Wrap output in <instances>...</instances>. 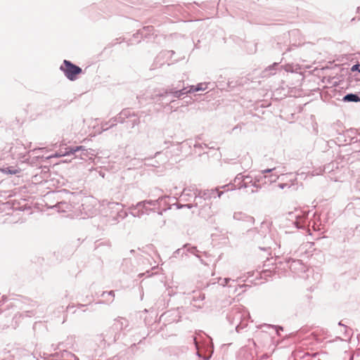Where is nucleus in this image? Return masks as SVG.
Segmentation results:
<instances>
[{
    "label": "nucleus",
    "mask_w": 360,
    "mask_h": 360,
    "mask_svg": "<svg viewBox=\"0 0 360 360\" xmlns=\"http://www.w3.org/2000/svg\"><path fill=\"white\" fill-rule=\"evenodd\" d=\"M60 70L64 72L65 75L71 81L77 79V75L81 74L82 69L72 64L70 61L65 60L60 66Z\"/></svg>",
    "instance_id": "f257e3e1"
},
{
    "label": "nucleus",
    "mask_w": 360,
    "mask_h": 360,
    "mask_svg": "<svg viewBox=\"0 0 360 360\" xmlns=\"http://www.w3.org/2000/svg\"><path fill=\"white\" fill-rule=\"evenodd\" d=\"M82 149V146H77L75 148H68L66 149L68 150L66 152H65L64 153H56L55 155H53V157L59 158V157L65 156L67 155L73 154L77 151L81 150Z\"/></svg>",
    "instance_id": "f03ea898"
},
{
    "label": "nucleus",
    "mask_w": 360,
    "mask_h": 360,
    "mask_svg": "<svg viewBox=\"0 0 360 360\" xmlns=\"http://www.w3.org/2000/svg\"><path fill=\"white\" fill-rule=\"evenodd\" d=\"M344 101L347 102H360V98L355 94H347L343 98Z\"/></svg>",
    "instance_id": "7ed1b4c3"
},
{
    "label": "nucleus",
    "mask_w": 360,
    "mask_h": 360,
    "mask_svg": "<svg viewBox=\"0 0 360 360\" xmlns=\"http://www.w3.org/2000/svg\"><path fill=\"white\" fill-rule=\"evenodd\" d=\"M3 172L10 174H17L20 172V169H15L12 167H6L2 169Z\"/></svg>",
    "instance_id": "20e7f679"
},
{
    "label": "nucleus",
    "mask_w": 360,
    "mask_h": 360,
    "mask_svg": "<svg viewBox=\"0 0 360 360\" xmlns=\"http://www.w3.org/2000/svg\"><path fill=\"white\" fill-rule=\"evenodd\" d=\"M206 89H207V85H206V84H202V83H201V84H198L195 86V88L194 91H204V90H205Z\"/></svg>",
    "instance_id": "39448f33"
},
{
    "label": "nucleus",
    "mask_w": 360,
    "mask_h": 360,
    "mask_svg": "<svg viewBox=\"0 0 360 360\" xmlns=\"http://www.w3.org/2000/svg\"><path fill=\"white\" fill-rule=\"evenodd\" d=\"M359 69H360V65H354L352 66V71H355V70H357L359 72Z\"/></svg>",
    "instance_id": "423d86ee"
},
{
    "label": "nucleus",
    "mask_w": 360,
    "mask_h": 360,
    "mask_svg": "<svg viewBox=\"0 0 360 360\" xmlns=\"http://www.w3.org/2000/svg\"><path fill=\"white\" fill-rule=\"evenodd\" d=\"M195 86H191L190 89L187 91L188 93H191V92H195L196 91H194Z\"/></svg>",
    "instance_id": "0eeeda50"
},
{
    "label": "nucleus",
    "mask_w": 360,
    "mask_h": 360,
    "mask_svg": "<svg viewBox=\"0 0 360 360\" xmlns=\"http://www.w3.org/2000/svg\"><path fill=\"white\" fill-rule=\"evenodd\" d=\"M271 171V169H266V170H264V172H269Z\"/></svg>",
    "instance_id": "6e6552de"
}]
</instances>
